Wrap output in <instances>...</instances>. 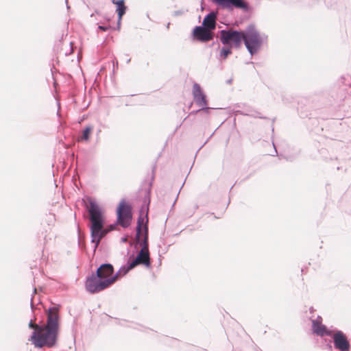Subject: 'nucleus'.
<instances>
[{"label": "nucleus", "mask_w": 351, "mask_h": 351, "mask_svg": "<svg viewBox=\"0 0 351 351\" xmlns=\"http://www.w3.org/2000/svg\"><path fill=\"white\" fill-rule=\"evenodd\" d=\"M90 208L88 209L90 215L91 224L89 226L90 232V242L93 244V253L95 252L101 240L108 234V228H104V214L98 203L92 198H88Z\"/></svg>", "instance_id": "1"}, {"label": "nucleus", "mask_w": 351, "mask_h": 351, "mask_svg": "<svg viewBox=\"0 0 351 351\" xmlns=\"http://www.w3.org/2000/svg\"><path fill=\"white\" fill-rule=\"evenodd\" d=\"M267 39V36L265 34L261 35L254 24L248 25L243 30V42L251 56L260 51L265 40Z\"/></svg>", "instance_id": "2"}, {"label": "nucleus", "mask_w": 351, "mask_h": 351, "mask_svg": "<svg viewBox=\"0 0 351 351\" xmlns=\"http://www.w3.org/2000/svg\"><path fill=\"white\" fill-rule=\"evenodd\" d=\"M43 329L44 326H38L37 330H34L32 332L29 340L37 348H42L43 347L52 348L56 347L58 343L59 333L46 329L42 333L41 332Z\"/></svg>", "instance_id": "3"}, {"label": "nucleus", "mask_w": 351, "mask_h": 351, "mask_svg": "<svg viewBox=\"0 0 351 351\" xmlns=\"http://www.w3.org/2000/svg\"><path fill=\"white\" fill-rule=\"evenodd\" d=\"M116 221L108 228L110 232L114 230L117 225H120L123 228L130 226L132 220V207L125 199H122L119 203L116 208Z\"/></svg>", "instance_id": "4"}, {"label": "nucleus", "mask_w": 351, "mask_h": 351, "mask_svg": "<svg viewBox=\"0 0 351 351\" xmlns=\"http://www.w3.org/2000/svg\"><path fill=\"white\" fill-rule=\"evenodd\" d=\"M219 40L223 45L239 49L243 40V30L223 29L218 32Z\"/></svg>", "instance_id": "5"}, {"label": "nucleus", "mask_w": 351, "mask_h": 351, "mask_svg": "<svg viewBox=\"0 0 351 351\" xmlns=\"http://www.w3.org/2000/svg\"><path fill=\"white\" fill-rule=\"evenodd\" d=\"M99 270L92 271L85 280L86 290L91 293H98L109 287L106 278H101L99 274Z\"/></svg>", "instance_id": "6"}, {"label": "nucleus", "mask_w": 351, "mask_h": 351, "mask_svg": "<svg viewBox=\"0 0 351 351\" xmlns=\"http://www.w3.org/2000/svg\"><path fill=\"white\" fill-rule=\"evenodd\" d=\"M211 1L222 9L232 11L235 8L241 9L245 12L252 11L250 5L243 0H211Z\"/></svg>", "instance_id": "7"}, {"label": "nucleus", "mask_w": 351, "mask_h": 351, "mask_svg": "<svg viewBox=\"0 0 351 351\" xmlns=\"http://www.w3.org/2000/svg\"><path fill=\"white\" fill-rule=\"evenodd\" d=\"M333 347L339 351H350L351 345L349 339L346 333L337 328L331 336Z\"/></svg>", "instance_id": "8"}, {"label": "nucleus", "mask_w": 351, "mask_h": 351, "mask_svg": "<svg viewBox=\"0 0 351 351\" xmlns=\"http://www.w3.org/2000/svg\"><path fill=\"white\" fill-rule=\"evenodd\" d=\"M60 306L58 304L53 307H49L47 309V324L44 328L46 330L54 331L56 332H60V316L58 312L52 313V310L59 311Z\"/></svg>", "instance_id": "9"}, {"label": "nucleus", "mask_w": 351, "mask_h": 351, "mask_svg": "<svg viewBox=\"0 0 351 351\" xmlns=\"http://www.w3.org/2000/svg\"><path fill=\"white\" fill-rule=\"evenodd\" d=\"M232 112L234 115L241 114L263 119H267L266 117L261 116V113L258 111L245 103L236 104L234 105Z\"/></svg>", "instance_id": "10"}, {"label": "nucleus", "mask_w": 351, "mask_h": 351, "mask_svg": "<svg viewBox=\"0 0 351 351\" xmlns=\"http://www.w3.org/2000/svg\"><path fill=\"white\" fill-rule=\"evenodd\" d=\"M191 35L194 40L206 43L214 39V34L203 26L196 25L193 27Z\"/></svg>", "instance_id": "11"}, {"label": "nucleus", "mask_w": 351, "mask_h": 351, "mask_svg": "<svg viewBox=\"0 0 351 351\" xmlns=\"http://www.w3.org/2000/svg\"><path fill=\"white\" fill-rule=\"evenodd\" d=\"M192 95L193 97V101H195L197 106L201 107V110L208 109L206 108V106L208 104L207 95H206L202 86L199 84H193Z\"/></svg>", "instance_id": "12"}, {"label": "nucleus", "mask_w": 351, "mask_h": 351, "mask_svg": "<svg viewBox=\"0 0 351 351\" xmlns=\"http://www.w3.org/2000/svg\"><path fill=\"white\" fill-rule=\"evenodd\" d=\"M134 254L137 252L136 247L134 248ZM132 262L136 267L138 265H142L145 266L146 268L152 267V261L150 258L149 250H145L143 249H141L139 252L137 253L136 256H134V258H132Z\"/></svg>", "instance_id": "13"}, {"label": "nucleus", "mask_w": 351, "mask_h": 351, "mask_svg": "<svg viewBox=\"0 0 351 351\" xmlns=\"http://www.w3.org/2000/svg\"><path fill=\"white\" fill-rule=\"evenodd\" d=\"M148 208L146 210L141 209L139 210L138 217L137 218L136 226V234H135V239L138 243L141 241V233L143 224L144 223V227L148 226Z\"/></svg>", "instance_id": "14"}, {"label": "nucleus", "mask_w": 351, "mask_h": 351, "mask_svg": "<svg viewBox=\"0 0 351 351\" xmlns=\"http://www.w3.org/2000/svg\"><path fill=\"white\" fill-rule=\"evenodd\" d=\"M311 330L313 335L320 337H331L334 332V329H330L326 325L323 324H318L315 322H312Z\"/></svg>", "instance_id": "15"}, {"label": "nucleus", "mask_w": 351, "mask_h": 351, "mask_svg": "<svg viewBox=\"0 0 351 351\" xmlns=\"http://www.w3.org/2000/svg\"><path fill=\"white\" fill-rule=\"evenodd\" d=\"M156 168V162H155L153 167H152V175L151 178V181L149 182V185L147 189H145V195L143 197V202L141 207V209L146 210V208L149 209V206L151 202V192L152 189L153 182L155 178V170Z\"/></svg>", "instance_id": "16"}, {"label": "nucleus", "mask_w": 351, "mask_h": 351, "mask_svg": "<svg viewBox=\"0 0 351 351\" xmlns=\"http://www.w3.org/2000/svg\"><path fill=\"white\" fill-rule=\"evenodd\" d=\"M216 13L210 12L204 17L202 24L200 26H203V27L212 32L216 29Z\"/></svg>", "instance_id": "17"}, {"label": "nucleus", "mask_w": 351, "mask_h": 351, "mask_svg": "<svg viewBox=\"0 0 351 351\" xmlns=\"http://www.w3.org/2000/svg\"><path fill=\"white\" fill-rule=\"evenodd\" d=\"M128 7L125 5V0H118L117 5H116V13L117 14V27L113 29L119 30L121 25L123 16L125 14Z\"/></svg>", "instance_id": "18"}, {"label": "nucleus", "mask_w": 351, "mask_h": 351, "mask_svg": "<svg viewBox=\"0 0 351 351\" xmlns=\"http://www.w3.org/2000/svg\"><path fill=\"white\" fill-rule=\"evenodd\" d=\"M134 252H133L131 254L130 250H128L127 254L129 256L127 260V262L125 265H122L119 268V272L121 273V277L125 276L128 274L132 269L136 267V266L132 262V258H134Z\"/></svg>", "instance_id": "19"}, {"label": "nucleus", "mask_w": 351, "mask_h": 351, "mask_svg": "<svg viewBox=\"0 0 351 351\" xmlns=\"http://www.w3.org/2000/svg\"><path fill=\"white\" fill-rule=\"evenodd\" d=\"M96 270H99V274L101 278H110V275L114 273V267L110 263H101Z\"/></svg>", "instance_id": "20"}, {"label": "nucleus", "mask_w": 351, "mask_h": 351, "mask_svg": "<svg viewBox=\"0 0 351 351\" xmlns=\"http://www.w3.org/2000/svg\"><path fill=\"white\" fill-rule=\"evenodd\" d=\"M350 90L348 88L343 87L341 85L338 84V88L335 95L333 94L332 97L337 101V103H340L346 99L347 95H349Z\"/></svg>", "instance_id": "21"}, {"label": "nucleus", "mask_w": 351, "mask_h": 351, "mask_svg": "<svg viewBox=\"0 0 351 351\" xmlns=\"http://www.w3.org/2000/svg\"><path fill=\"white\" fill-rule=\"evenodd\" d=\"M93 125H86L84 126L83 130L81 131L80 135L78 136V141L80 142H88L89 141L91 134L93 131Z\"/></svg>", "instance_id": "22"}, {"label": "nucleus", "mask_w": 351, "mask_h": 351, "mask_svg": "<svg viewBox=\"0 0 351 351\" xmlns=\"http://www.w3.org/2000/svg\"><path fill=\"white\" fill-rule=\"evenodd\" d=\"M143 232H144V236H143V238L141 239V243H138L136 241V243L139 245H141V249H143L145 250H149L148 226H147L143 227Z\"/></svg>", "instance_id": "23"}, {"label": "nucleus", "mask_w": 351, "mask_h": 351, "mask_svg": "<svg viewBox=\"0 0 351 351\" xmlns=\"http://www.w3.org/2000/svg\"><path fill=\"white\" fill-rule=\"evenodd\" d=\"M338 84L341 85L343 87L351 88V76L348 74L342 75L338 81Z\"/></svg>", "instance_id": "24"}, {"label": "nucleus", "mask_w": 351, "mask_h": 351, "mask_svg": "<svg viewBox=\"0 0 351 351\" xmlns=\"http://www.w3.org/2000/svg\"><path fill=\"white\" fill-rule=\"evenodd\" d=\"M232 47H226L223 46L221 47V51L219 52V59L225 60L227 58L232 54V51L231 49Z\"/></svg>", "instance_id": "25"}, {"label": "nucleus", "mask_w": 351, "mask_h": 351, "mask_svg": "<svg viewBox=\"0 0 351 351\" xmlns=\"http://www.w3.org/2000/svg\"><path fill=\"white\" fill-rule=\"evenodd\" d=\"M346 1V0H325V3L327 5V6L336 8L345 5Z\"/></svg>", "instance_id": "26"}, {"label": "nucleus", "mask_w": 351, "mask_h": 351, "mask_svg": "<svg viewBox=\"0 0 351 351\" xmlns=\"http://www.w3.org/2000/svg\"><path fill=\"white\" fill-rule=\"evenodd\" d=\"M121 273L119 270H118L116 273H112L110 278H106V280L108 281V286L110 287L113 283H114L119 278H121Z\"/></svg>", "instance_id": "27"}, {"label": "nucleus", "mask_w": 351, "mask_h": 351, "mask_svg": "<svg viewBox=\"0 0 351 351\" xmlns=\"http://www.w3.org/2000/svg\"><path fill=\"white\" fill-rule=\"evenodd\" d=\"M36 318L35 315L34 317V319H30V321L29 322V324H28L29 328L34 329V330H37V326L38 325H35L34 323V321H36Z\"/></svg>", "instance_id": "28"}, {"label": "nucleus", "mask_w": 351, "mask_h": 351, "mask_svg": "<svg viewBox=\"0 0 351 351\" xmlns=\"http://www.w3.org/2000/svg\"><path fill=\"white\" fill-rule=\"evenodd\" d=\"M324 341L327 342V343L326 345V349L329 351H332V348H334L333 346H332V339L328 340V339H325Z\"/></svg>", "instance_id": "29"}, {"label": "nucleus", "mask_w": 351, "mask_h": 351, "mask_svg": "<svg viewBox=\"0 0 351 351\" xmlns=\"http://www.w3.org/2000/svg\"><path fill=\"white\" fill-rule=\"evenodd\" d=\"M111 28L110 25H100L98 26V29L102 32H106Z\"/></svg>", "instance_id": "30"}, {"label": "nucleus", "mask_w": 351, "mask_h": 351, "mask_svg": "<svg viewBox=\"0 0 351 351\" xmlns=\"http://www.w3.org/2000/svg\"><path fill=\"white\" fill-rule=\"evenodd\" d=\"M310 319L311 320V322H315L318 324H322V321H323V319H322V316H320V315H317V318L315 319H313L311 317L310 318Z\"/></svg>", "instance_id": "31"}, {"label": "nucleus", "mask_w": 351, "mask_h": 351, "mask_svg": "<svg viewBox=\"0 0 351 351\" xmlns=\"http://www.w3.org/2000/svg\"><path fill=\"white\" fill-rule=\"evenodd\" d=\"M184 14V11L182 10H176L173 12V16H180L182 14Z\"/></svg>", "instance_id": "32"}, {"label": "nucleus", "mask_w": 351, "mask_h": 351, "mask_svg": "<svg viewBox=\"0 0 351 351\" xmlns=\"http://www.w3.org/2000/svg\"><path fill=\"white\" fill-rule=\"evenodd\" d=\"M206 108L208 109L207 110L206 109L202 110V112H204V113H205L206 114H209L210 113V110H213V109H215L214 108L208 106V105L206 106Z\"/></svg>", "instance_id": "33"}, {"label": "nucleus", "mask_w": 351, "mask_h": 351, "mask_svg": "<svg viewBox=\"0 0 351 351\" xmlns=\"http://www.w3.org/2000/svg\"><path fill=\"white\" fill-rule=\"evenodd\" d=\"M215 45H217V48L220 47V45L217 40H213V43L208 45V47H213Z\"/></svg>", "instance_id": "34"}, {"label": "nucleus", "mask_w": 351, "mask_h": 351, "mask_svg": "<svg viewBox=\"0 0 351 351\" xmlns=\"http://www.w3.org/2000/svg\"><path fill=\"white\" fill-rule=\"evenodd\" d=\"M113 64V71H114L115 69L118 68V60L117 59H114L112 62Z\"/></svg>", "instance_id": "35"}, {"label": "nucleus", "mask_w": 351, "mask_h": 351, "mask_svg": "<svg viewBox=\"0 0 351 351\" xmlns=\"http://www.w3.org/2000/svg\"><path fill=\"white\" fill-rule=\"evenodd\" d=\"M200 112H202L201 107H199V109L198 110H193L192 112H191L190 114H197Z\"/></svg>", "instance_id": "36"}, {"label": "nucleus", "mask_w": 351, "mask_h": 351, "mask_svg": "<svg viewBox=\"0 0 351 351\" xmlns=\"http://www.w3.org/2000/svg\"><path fill=\"white\" fill-rule=\"evenodd\" d=\"M121 242L127 243L128 242V235H125L121 238Z\"/></svg>", "instance_id": "37"}, {"label": "nucleus", "mask_w": 351, "mask_h": 351, "mask_svg": "<svg viewBox=\"0 0 351 351\" xmlns=\"http://www.w3.org/2000/svg\"><path fill=\"white\" fill-rule=\"evenodd\" d=\"M272 144H273V146H274V154H271V156H278V152H277L276 147L275 146V144H274V142H272Z\"/></svg>", "instance_id": "38"}, {"label": "nucleus", "mask_w": 351, "mask_h": 351, "mask_svg": "<svg viewBox=\"0 0 351 351\" xmlns=\"http://www.w3.org/2000/svg\"><path fill=\"white\" fill-rule=\"evenodd\" d=\"M30 306H31V309L32 311H34V308H35V306L32 302V298H31V303H30Z\"/></svg>", "instance_id": "39"}, {"label": "nucleus", "mask_w": 351, "mask_h": 351, "mask_svg": "<svg viewBox=\"0 0 351 351\" xmlns=\"http://www.w3.org/2000/svg\"><path fill=\"white\" fill-rule=\"evenodd\" d=\"M315 311V309L313 308V306H311L309 308V312L310 313L313 314Z\"/></svg>", "instance_id": "40"}, {"label": "nucleus", "mask_w": 351, "mask_h": 351, "mask_svg": "<svg viewBox=\"0 0 351 351\" xmlns=\"http://www.w3.org/2000/svg\"><path fill=\"white\" fill-rule=\"evenodd\" d=\"M253 173H254V172H253V173H250V174H249L246 178H245L243 179V181H245L246 180H247L250 176H252L253 175Z\"/></svg>", "instance_id": "41"}, {"label": "nucleus", "mask_w": 351, "mask_h": 351, "mask_svg": "<svg viewBox=\"0 0 351 351\" xmlns=\"http://www.w3.org/2000/svg\"><path fill=\"white\" fill-rule=\"evenodd\" d=\"M232 79H229V80H228L226 81V83H227L228 84H230L232 83Z\"/></svg>", "instance_id": "42"}, {"label": "nucleus", "mask_w": 351, "mask_h": 351, "mask_svg": "<svg viewBox=\"0 0 351 351\" xmlns=\"http://www.w3.org/2000/svg\"><path fill=\"white\" fill-rule=\"evenodd\" d=\"M117 1L118 0H112V3L116 5H117Z\"/></svg>", "instance_id": "43"}, {"label": "nucleus", "mask_w": 351, "mask_h": 351, "mask_svg": "<svg viewBox=\"0 0 351 351\" xmlns=\"http://www.w3.org/2000/svg\"><path fill=\"white\" fill-rule=\"evenodd\" d=\"M213 133L212 134H210V136H209V138L206 141V142L204 143V145H205V144L208 142V141L209 140V138H211V136H213Z\"/></svg>", "instance_id": "44"}, {"label": "nucleus", "mask_w": 351, "mask_h": 351, "mask_svg": "<svg viewBox=\"0 0 351 351\" xmlns=\"http://www.w3.org/2000/svg\"><path fill=\"white\" fill-rule=\"evenodd\" d=\"M65 2H66V4L67 9L70 8L69 5H68V1L65 0Z\"/></svg>", "instance_id": "45"}, {"label": "nucleus", "mask_w": 351, "mask_h": 351, "mask_svg": "<svg viewBox=\"0 0 351 351\" xmlns=\"http://www.w3.org/2000/svg\"><path fill=\"white\" fill-rule=\"evenodd\" d=\"M130 61H131V58H128V59L127 60L126 62H127V63H130Z\"/></svg>", "instance_id": "46"}, {"label": "nucleus", "mask_w": 351, "mask_h": 351, "mask_svg": "<svg viewBox=\"0 0 351 351\" xmlns=\"http://www.w3.org/2000/svg\"><path fill=\"white\" fill-rule=\"evenodd\" d=\"M169 25H170V23H167V29L169 27Z\"/></svg>", "instance_id": "47"}, {"label": "nucleus", "mask_w": 351, "mask_h": 351, "mask_svg": "<svg viewBox=\"0 0 351 351\" xmlns=\"http://www.w3.org/2000/svg\"><path fill=\"white\" fill-rule=\"evenodd\" d=\"M271 132H272V133H274V127H272V128H271Z\"/></svg>", "instance_id": "48"}, {"label": "nucleus", "mask_w": 351, "mask_h": 351, "mask_svg": "<svg viewBox=\"0 0 351 351\" xmlns=\"http://www.w3.org/2000/svg\"><path fill=\"white\" fill-rule=\"evenodd\" d=\"M176 199L173 202V205H172V206H173V207L174 206V205H175V204H176Z\"/></svg>", "instance_id": "49"}, {"label": "nucleus", "mask_w": 351, "mask_h": 351, "mask_svg": "<svg viewBox=\"0 0 351 351\" xmlns=\"http://www.w3.org/2000/svg\"><path fill=\"white\" fill-rule=\"evenodd\" d=\"M254 62H247V64H253Z\"/></svg>", "instance_id": "50"}, {"label": "nucleus", "mask_w": 351, "mask_h": 351, "mask_svg": "<svg viewBox=\"0 0 351 351\" xmlns=\"http://www.w3.org/2000/svg\"><path fill=\"white\" fill-rule=\"evenodd\" d=\"M108 21H110V18H106V19Z\"/></svg>", "instance_id": "51"}, {"label": "nucleus", "mask_w": 351, "mask_h": 351, "mask_svg": "<svg viewBox=\"0 0 351 351\" xmlns=\"http://www.w3.org/2000/svg\"><path fill=\"white\" fill-rule=\"evenodd\" d=\"M95 13H96L97 14H99V12H98L97 10H96V11H95Z\"/></svg>", "instance_id": "52"}, {"label": "nucleus", "mask_w": 351, "mask_h": 351, "mask_svg": "<svg viewBox=\"0 0 351 351\" xmlns=\"http://www.w3.org/2000/svg\"><path fill=\"white\" fill-rule=\"evenodd\" d=\"M282 157V154L279 155V158H281Z\"/></svg>", "instance_id": "53"}, {"label": "nucleus", "mask_w": 351, "mask_h": 351, "mask_svg": "<svg viewBox=\"0 0 351 351\" xmlns=\"http://www.w3.org/2000/svg\"><path fill=\"white\" fill-rule=\"evenodd\" d=\"M233 186H234V185H232V186H231V188H230V191L232 190V189H233Z\"/></svg>", "instance_id": "54"}, {"label": "nucleus", "mask_w": 351, "mask_h": 351, "mask_svg": "<svg viewBox=\"0 0 351 351\" xmlns=\"http://www.w3.org/2000/svg\"><path fill=\"white\" fill-rule=\"evenodd\" d=\"M130 245L132 247L133 245L132 243H130Z\"/></svg>", "instance_id": "55"}, {"label": "nucleus", "mask_w": 351, "mask_h": 351, "mask_svg": "<svg viewBox=\"0 0 351 351\" xmlns=\"http://www.w3.org/2000/svg\"><path fill=\"white\" fill-rule=\"evenodd\" d=\"M94 13L91 14L90 16L93 17L94 16Z\"/></svg>", "instance_id": "56"}, {"label": "nucleus", "mask_w": 351, "mask_h": 351, "mask_svg": "<svg viewBox=\"0 0 351 351\" xmlns=\"http://www.w3.org/2000/svg\"><path fill=\"white\" fill-rule=\"evenodd\" d=\"M275 118L273 119L272 122L274 123L275 121Z\"/></svg>", "instance_id": "57"}, {"label": "nucleus", "mask_w": 351, "mask_h": 351, "mask_svg": "<svg viewBox=\"0 0 351 351\" xmlns=\"http://www.w3.org/2000/svg\"><path fill=\"white\" fill-rule=\"evenodd\" d=\"M215 218H216V219H219V218H220V217H216V216H215Z\"/></svg>", "instance_id": "58"}]
</instances>
